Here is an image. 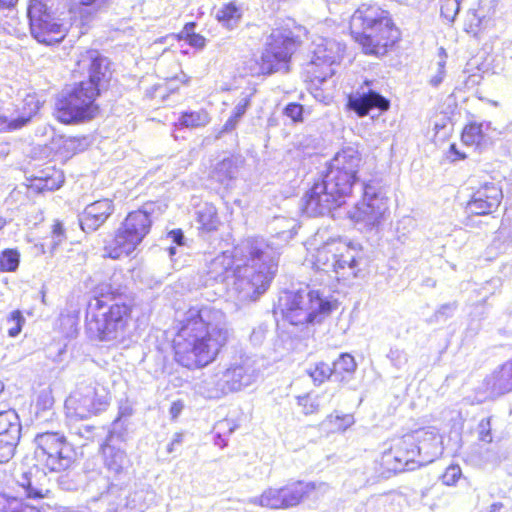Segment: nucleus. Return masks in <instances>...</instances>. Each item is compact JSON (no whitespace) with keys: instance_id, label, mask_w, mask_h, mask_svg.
<instances>
[{"instance_id":"5fc2aeb1","label":"nucleus","mask_w":512,"mask_h":512,"mask_svg":"<svg viewBox=\"0 0 512 512\" xmlns=\"http://www.w3.org/2000/svg\"><path fill=\"white\" fill-rule=\"evenodd\" d=\"M449 153L452 161H460L467 158V155L461 152L455 143H452L449 147Z\"/></svg>"},{"instance_id":"cd10ccee","label":"nucleus","mask_w":512,"mask_h":512,"mask_svg":"<svg viewBox=\"0 0 512 512\" xmlns=\"http://www.w3.org/2000/svg\"><path fill=\"white\" fill-rule=\"evenodd\" d=\"M211 121L209 112L205 108L198 110H185L179 113L177 121L173 124L176 129H199L207 126Z\"/></svg>"},{"instance_id":"a211bd4d","label":"nucleus","mask_w":512,"mask_h":512,"mask_svg":"<svg viewBox=\"0 0 512 512\" xmlns=\"http://www.w3.org/2000/svg\"><path fill=\"white\" fill-rule=\"evenodd\" d=\"M189 83L190 77L181 72L148 87L145 90V97L156 103H162L170 99L171 96L179 94L181 88L188 86Z\"/></svg>"},{"instance_id":"c9c22d12","label":"nucleus","mask_w":512,"mask_h":512,"mask_svg":"<svg viewBox=\"0 0 512 512\" xmlns=\"http://www.w3.org/2000/svg\"><path fill=\"white\" fill-rule=\"evenodd\" d=\"M20 263V254L16 249L7 248L0 253V272H15Z\"/></svg>"},{"instance_id":"412c9836","label":"nucleus","mask_w":512,"mask_h":512,"mask_svg":"<svg viewBox=\"0 0 512 512\" xmlns=\"http://www.w3.org/2000/svg\"><path fill=\"white\" fill-rule=\"evenodd\" d=\"M492 131L490 121H469L463 126L460 138L464 145L482 150L489 143Z\"/></svg>"},{"instance_id":"7ed1b4c3","label":"nucleus","mask_w":512,"mask_h":512,"mask_svg":"<svg viewBox=\"0 0 512 512\" xmlns=\"http://www.w3.org/2000/svg\"><path fill=\"white\" fill-rule=\"evenodd\" d=\"M134 311L135 303L122 287L105 284L86 305L85 333L94 341L123 343L131 334Z\"/></svg>"},{"instance_id":"f704fd0d","label":"nucleus","mask_w":512,"mask_h":512,"mask_svg":"<svg viewBox=\"0 0 512 512\" xmlns=\"http://www.w3.org/2000/svg\"><path fill=\"white\" fill-rule=\"evenodd\" d=\"M0 512H40V510L22 499L0 494Z\"/></svg>"},{"instance_id":"4468645a","label":"nucleus","mask_w":512,"mask_h":512,"mask_svg":"<svg viewBox=\"0 0 512 512\" xmlns=\"http://www.w3.org/2000/svg\"><path fill=\"white\" fill-rule=\"evenodd\" d=\"M371 85V80H364L356 93L347 96L346 108L353 111L358 117H366L371 110L383 113L391 107L390 100L378 91L371 89Z\"/></svg>"},{"instance_id":"de8ad7c7","label":"nucleus","mask_w":512,"mask_h":512,"mask_svg":"<svg viewBox=\"0 0 512 512\" xmlns=\"http://www.w3.org/2000/svg\"><path fill=\"white\" fill-rule=\"evenodd\" d=\"M181 41H185L188 45L196 49H203L206 45V38L199 33L186 35V38H183Z\"/></svg>"},{"instance_id":"c756f323","label":"nucleus","mask_w":512,"mask_h":512,"mask_svg":"<svg viewBox=\"0 0 512 512\" xmlns=\"http://www.w3.org/2000/svg\"><path fill=\"white\" fill-rule=\"evenodd\" d=\"M243 9L236 1L223 3L215 14V19L226 29H233L241 21Z\"/></svg>"},{"instance_id":"4c0bfd02","label":"nucleus","mask_w":512,"mask_h":512,"mask_svg":"<svg viewBox=\"0 0 512 512\" xmlns=\"http://www.w3.org/2000/svg\"><path fill=\"white\" fill-rule=\"evenodd\" d=\"M27 14L30 24L41 21L51 15L42 0H29Z\"/></svg>"},{"instance_id":"4d7b16f0","label":"nucleus","mask_w":512,"mask_h":512,"mask_svg":"<svg viewBox=\"0 0 512 512\" xmlns=\"http://www.w3.org/2000/svg\"><path fill=\"white\" fill-rule=\"evenodd\" d=\"M182 442H183V433L182 432L175 433L171 443L167 447V451L172 452L174 450V446L181 445Z\"/></svg>"},{"instance_id":"6e6552de","label":"nucleus","mask_w":512,"mask_h":512,"mask_svg":"<svg viewBox=\"0 0 512 512\" xmlns=\"http://www.w3.org/2000/svg\"><path fill=\"white\" fill-rule=\"evenodd\" d=\"M33 443L34 467L44 475L62 474L68 471L76 461V447L63 432L37 433Z\"/></svg>"},{"instance_id":"9d476101","label":"nucleus","mask_w":512,"mask_h":512,"mask_svg":"<svg viewBox=\"0 0 512 512\" xmlns=\"http://www.w3.org/2000/svg\"><path fill=\"white\" fill-rule=\"evenodd\" d=\"M300 27L281 25L270 33L265 49L256 61L257 75L267 76L279 71L281 65H288L295 50L301 45L297 31Z\"/></svg>"},{"instance_id":"b1692460","label":"nucleus","mask_w":512,"mask_h":512,"mask_svg":"<svg viewBox=\"0 0 512 512\" xmlns=\"http://www.w3.org/2000/svg\"><path fill=\"white\" fill-rule=\"evenodd\" d=\"M250 382L251 378L247 369L242 365L235 364L231 365L221 373L217 385L222 393L226 394L239 391L243 387L249 385Z\"/></svg>"},{"instance_id":"f3484780","label":"nucleus","mask_w":512,"mask_h":512,"mask_svg":"<svg viewBox=\"0 0 512 512\" xmlns=\"http://www.w3.org/2000/svg\"><path fill=\"white\" fill-rule=\"evenodd\" d=\"M113 200L103 198L90 203L83 210L79 223L83 231L92 232L101 227L114 213Z\"/></svg>"},{"instance_id":"49530a36","label":"nucleus","mask_w":512,"mask_h":512,"mask_svg":"<svg viewBox=\"0 0 512 512\" xmlns=\"http://www.w3.org/2000/svg\"><path fill=\"white\" fill-rule=\"evenodd\" d=\"M458 10V3L455 0H442L441 13L447 19H453Z\"/></svg>"},{"instance_id":"ea45409f","label":"nucleus","mask_w":512,"mask_h":512,"mask_svg":"<svg viewBox=\"0 0 512 512\" xmlns=\"http://www.w3.org/2000/svg\"><path fill=\"white\" fill-rule=\"evenodd\" d=\"M26 481L21 482V486L26 490L27 496L31 498H44L48 495L49 490L44 485H38L24 475Z\"/></svg>"},{"instance_id":"473e14b6","label":"nucleus","mask_w":512,"mask_h":512,"mask_svg":"<svg viewBox=\"0 0 512 512\" xmlns=\"http://www.w3.org/2000/svg\"><path fill=\"white\" fill-rule=\"evenodd\" d=\"M255 503L261 507L268 509L286 510L281 487L267 488L256 498Z\"/></svg>"},{"instance_id":"09e8293b","label":"nucleus","mask_w":512,"mask_h":512,"mask_svg":"<svg viewBox=\"0 0 512 512\" xmlns=\"http://www.w3.org/2000/svg\"><path fill=\"white\" fill-rule=\"evenodd\" d=\"M298 404L302 407V410L305 414L313 413L317 410V405L314 403V400L309 396H303L298 398Z\"/></svg>"},{"instance_id":"37998d69","label":"nucleus","mask_w":512,"mask_h":512,"mask_svg":"<svg viewBox=\"0 0 512 512\" xmlns=\"http://www.w3.org/2000/svg\"><path fill=\"white\" fill-rule=\"evenodd\" d=\"M283 114L293 123H301L304 121V107L298 102L288 103L283 109Z\"/></svg>"},{"instance_id":"1a4fd4ad","label":"nucleus","mask_w":512,"mask_h":512,"mask_svg":"<svg viewBox=\"0 0 512 512\" xmlns=\"http://www.w3.org/2000/svg\"><path fill=\"white\" fill-rule=\"evenodd\" d=\"M362 162L361 153L356 148L348 146L340 149L327 167L322 179L341 205L352 195L353 188L359 181L358 174Z\"/></svg>"},{"instance_id":"13d9d810","label":"nucleus","mask_w":512,"mask_h":512,"mask_svg":"<svg viewBox=\"0 0 512 512\" xmlns=\"http://www.w3.org/2000/svg\"><path fill=\"white\" fill-rule=\"evenodd\" d=\"M101 0H71L75 6L92 7L96 6Z\"/></svg>"},{"instance_id":"393cba45","label":"nucleus","mask_w":512,"mask_h":512,"mask_svg":"<svg viewBox=\"0 0 512 512\" xmlns=\"http://www.w3.org/2000/svg\"><path fill=\"white\" fill-rule=\"evenodd\" d=\"M386 210L387 203L385 199L374 195L367 201L364 200L357 204L353 212V218L356 221L374 224L382 218Z\"/></svg>"},{"instance_id":"f257e3e1","label":"nucleus","mask_w":512,"mask_h":512,"mask_svg":"<svg viewBox=\"0 0 512 512\" xmlns=\"http://www.w3.org/2000/svg\"><path fill=\"white\" fill-rule=\"evenodd\" d=\"M76 64L80 69H87L88 77L67 86L56 97L52 111L53 118L65 126L88 123L101 114L98 99L102 86L111 79L105 58L96 49L81 52Z\"/></svg>"},{"instance_id":"c85d7f7f","label":"nucleus","mask_w":512,"mask_h":512,"mask_svg":"<svg viewBox=\"0 0 512 512\" xmlns=\"http://www.w3.org/2000/svg\"><path fill=\"white\" fill-rule=\"evenodd\" d=\"M196 221L198 230L203 234H210L218 230L220 218L218 209L213 203H205L204 206L196 212Z\"/></svg>"},{"instance_id":"423d86ee","label":"nucleus","mask_w":512,"mask_h":512,"mask_svg":"<svg viewBox=\"0 0 512 512\" xmlns=\"http://www.w3.org/2000/svg\"><path fill=\"white\" fill-rule=\"evenodd\" d=\"M338 308V301L318 289L286 290L278 300L282 318L294 326L320 324Z\"/></svg>"},{"instance_id":"8fccbe9b","label":"nucleus","mask_w":512,"mask_h":512,"mask_svg":"<svg viewBox=\"0 0 512 512\" xmlns=\"http://www.w3.org/2000/svg\"><path fill=\"white\" fill-rule=\"evenodd\" d=\"M196 27V22L191 21L184 24L182 30L175 35V39L181 41L183 38H186V35H190L195 33L194 29Z\"/></svg>"},{"instance_id":"ddd939ff","label":"nucleus","mask_w":512,"mask_h":512,"mask_svg":"<svg viewBox=\"0 0 512 512\" xmlns=\"http://www.w3.org/2000/svg\"><path fill=\"white\" fill-rule=\"evenodd\" d=\"M341 206L322 178L313 181L302 198L301 212L311 218L321 217Z\"/></svg>"},{"instance_id":"39448f33","label":"nucleus","mask_w":512,"mask_h":512,"mask_svg":"<svg viewBox=\"0 0 512 512\" xmlns=\"http://www.w3.org/2000/svg\"><path fill=\"white\" fill-rule=\"evenodd\" d=\"M441 439L437 430L431 427L410 430L388 439L385 442L387 447L376 460L379 473L390 477L430 461Z\"/></svg>"},{"instance_id":"7c9ffc66","label":"nucleus","mask_w":512,"mask_h":512,"mask_svg":"<svg viewBox=\"0 0 512 512\" xmlns=\"http://www.w3.org/2000/svg\"><path fill=\"white\" fill-rule=\"evenodd\" d=\"M355 423L353 414L333 411L322 421V426L327 433H343Z\"/></svg>"},{"instance_id":"4be33fe9","label":"nucleus","mask_w":512,"mask_h":512,"mask_svg":"<svg viewBox=\"0 0 512 512\" xmlns=\"http://www.w3.org/2000/svg\"><path fill=\"white\" fill-rule=\"evenodd\" d=\"M28 187L36 193L52 192L62 187L65 181L64 173L55 166L42 169L38 175L29 178Z\"/></svg>"},{"instance_id":"bf43d9fd","label":"nucleus","mask_w":512,"mask_h":512,"mask_svg":"<svg viewBox=\"0 0 512 512\" xmlns=\"http://www.w3.org/2000/svg\"><path fill=\"white\" fill-rule=\"evenodd\" d=\"M264 255V251L261 248L253 247L249 251V257L252 259H260Z\"/></svg>"},{"instance_id":"6ab92c4d","label":"nucleus","mask_w":512,"mask_h":512,"mask_svg":"<svg viewBox=\"0 0 512 512\" xmlns=\"http://www.w3.org/2000/svg\"><path fill=\"white\" fill-rule=\"evenodd\" d=\"M20 436L19 425L12 422L6 413H0V464L14 456Z\"/></svg>"},{"instance_id":"72a5a7b5","label":"nucleus","mask_w":512,"mask_h":512,"mask_svg":"<svg viewBox=\"0 0 512 512\" xmlns=\"http://www.w3.org/2000/svg\"><path fill=\"white\" fill-rule=\"evenodd\" d=\"M235 161L228 157L220 160L210 171L211 180L223 184L234 178Z\"/></svg>"},{"instance_id":"a878e982","label":"nucleus","mask_w":512,"mask_h":512,"mask_svg":"<svg viewBox=\"0 0 512 512\" xmlns=\"http://www.w3.org/2000/svg\"><path fill=\"white\" fill-rule=\"evenodd\" d=\"M44 104L45 100L41 94L37 92L27 93L22 98L20 104L17 105V118L15 119L16 125H13V127H21L27 124L40 112Z\"/></svg>"},{"instance_id":"bb28decb","label":"nucleus","mask_w":512,"mask_h":512,"mask_svg":"<svg viewBox=\"0 0 512 512\" xmlns=\"http://www.w3.org/2000/svg\"><path fill=\"white\" fill-rule=\"evenodd\" d=\"M91 144V140L87 135L70 136L63 139L56 147L55 154L66 161L73 156L86 151Z\"/></svg>"},{"instance_id":"6e6d98bb","label":"nucleus","mask_w":512,"mask_h":512,"mask_svg":"<svg viewBox=\"0 0 512 512\" xmlns=\"http://www.w3.org/2000/svg\"><path fill=\"white\" fill-rule=\"evenodd\" d=\"M169 237L179 246L184 245V235L181 229H173L169 232Z\"/></svg>"},{"instance_id":"9b49d317","label":"nucleus","mask_w":512,"mask_h":512,"mask_svg":"<svg viewBox=\"0 0 512 512\" xmlns=\"http://www.w3.org/2000/svg\"><path fill=\"white\" fill-rule=\"evenodd\" d=\"M111 394L108 387L89 383L73 390L64 400V415L74 421L87 420L100 415L110 405Z\"/></svg>"},{"instance_id":"a18cd8bd","label":"nucleus","mask_w":512,"mask_h":512,"mask_svg":"<svg viewBox=\"0 0 512 512\" xmlns=\"http://www.w3.org/2000/svg\"><path fill=\"white\" fill-rule=\"evenodd\" d=\"M480 431L478 438L480 441L484 443H490L492 441V434H491V420L490 418H485L481 420L479 423Z\"/></svg>"},{"instance_id":"e2e57ef3","label":"nucleus","mask_w":512,"mask_h":512,"mask_svg":"<svg viewBox=\"0 0 512 512\" xmlns=\"http://www.w3.org/2000/svg\"><path fill=\"white\" fill-rule=\"evenodd\" d=\"M439 82H440V79H432V80H431V83H432L433 85H437Z\"/></svg>"},{"instance_id":"2eb2a0df","label":"nucleus","mask_w":512,"mask_h":512,"mask_svg":"<svg viewBox=\"0 0 512 512\" xmlns=\"http://www.w3.org/2000/svg\"><path fill=\"white\" fill-rule=\"evenodd\" d=\"M503 200L500 186L494 183H484L478 187L466 203V208L472 215L488 216L495 213Z\"/></svg>"},{"instance_id":"f8f14e48","label":"nucleus","mask_w":512,"mask_h":512,"mask_svg":"<svg viewBox=\"0 0 512 512\" xmlns=\"http://www.w3.org/2000/svg\"><path fill=\"white\" fill-rule=\"evenodd\" d=\"M312 265L318 271L339 274L346 269L354 268L357 259L349 245L341 241H330L316 249Z\"/></svg>"},{"instance_id":"680f3d73","label":"nucleus","mask_w":512,"mask_h":512,"mask_svg":"<svg viewBox=\"0 0 512 512\" xmlns=\"http://www.w3.org/2000/svg\"><path fill=\"white\" fill-rule=\"evenodd\" d=\"M11 127H13L11 121H9L5 116L0 115V130Z\"/></svg>"},{"instance_id":"603ef678","label":"nucleus","mask_w":512,"mask_h":512,"mask_svg":"<svg viewBox=\"0 0 512 512\" xmlns=\"http://www.w3.org/2000/svg\"><path fill=\"white\" fill-rule=\"evenodd\" d=\"M184 408V403L182 400L173 401L169 408V413L172 420H176L178 416L181 414Z\"/></svg>"},{"instance_id":"58836bf2","label":"nucleus","mask_w":512,"mask_h":512,"mask_svg":"<svg viewBox=\"0 0 512 512\" xmlns=\"http://www.w3.org/2000/svg\"><path fill=\"white\" fill-rule=\"evenodd\" d=\"M251 104V97L246 96L244 99H242L241 102H239L236 107L234 108L231 116L226 121L224 128L225 130H231L235 128L237 125L239 119L245 114L247 108Z\"/></svg>"},{"instance_id":"aec40b11","label":"nucleus","mask_w":512,"mask_h":512,"mask_svg":"<svg viewBox=\"0 0 512 512\" xmlns=\"http://www.w3.org/2000/svg\"><path fill=\"white\" fill-rule=\"evenodd\" d=\"M32 36L39 42L48 46L58 44L66 37V31L50 15L41 21L30 24Z\"/></svg>"},{"instance_id":"864d4df0","label":"nucleus","mask_w":512,"mask_h":512,"mask_svg":"<svg viewBox=\"0 0 512 512\" xmlns=\"http://www.w3.org/2000/svg\"><path fill=\"white\" fill-rule=\"evenodd\" d=\"M54 404V398L51 394H42L37 400V405L43 409L51 408Z\"/></svg>"},{"instance_id":"c03bdc74","label":"nucleus","mask_w":512,"mask_h":512,"mask_svg":"<svg viewBox=\"0 0 512 512\" xmlns=\"http://www.w3.org/2000/svg\"><path fill=\"white\" fill-rule=\"evenodd\" d=\"M50 236L53 240V247L61 245L66 240V229L62 221L56 219L51 225Z\"/></svg>"},{"instance_id":"20e7f679","label":"nucleus","mask_w":512,"mask_h":512,"mask_svg":"<svg viewBox=\"0 0 512 512\" xmlns=\"http://www.w3.org/2000/svg\"><path fill=\"white\" fill-rule=\"evenodd\" d=\"M348 35L360 52L384 58L400 48L401 28L392 14L376 2L361 3L348 20Z\"/></svg>"},{"instance_id":"0e129e2a","label":"nucleus","mask_w":512,"mask_h":512,"mask_svg":"<svg viewBox=\"0 0 512 512\" xmlns=\"http://www.w3.org/2000/svg\"><path fill=\"white\" fill-rule=\"evenodd\" d=\"M4 390V384L0 381V393Z\"/></svg>"},{"instance_id":"e433bc0d","label":"nucleus","mask_w":512,"mask_h":512,"mask_svg":"<svg viewBox=\"0 0 512 512\" xmlns=\"http://www.w3.org/2000/svg\"><path fill=\"white\" fill-rule=\"evenodd\" d=\"M309 375L316 384H322L331 378L334 379L332 366L324 361L317 362L313 368L310 369Z\"/></svg>"},{"instance_id":"052dcab7","label":"nucleus","mask_w":512,"mask_h":512,"mask_svg":"<svg viewBox=\"0 0 512 512\" xmlns=\"http://www.w3.org/2000/svg\"><path fill=\"white\" fill-rule=\"evenodd\" d=\"M17 2L18 0H0V9L12 8Z\"/></svg>"},{"instance_id":"5701e85b","label":"nucleus","mask_w":512,"mask_h":512,"mask_svg":"<svg viewBox=\"0 0 512 512\" xmlns=\"http://www.w3.org/2000/svg\"><path fill=\"white\" fill-rule=\"evenodd\" d=\"M484 385L494 396L512 392V359L488 375L484 379Z\"/></svg>"},{"instance_id":"f03ea898","label":"nucleus","mask_w":512,"mask_h":512,"mask_svg":"<svg viewBox=\"0 0 512 512\" xmlns=\"http://www.w3.org/2000/svg\"><path fill=\"white\" fill-rule=\"evenodd\" d=\"M208 310L205 306L189 307L172 338L173 359L188 370L203 369L215 362L229 342L227 328L211 327L205 320Z\"/></svg>"},{"instance_id":"3c124183","label":"nucleus","mask_w":512,"mask_h":512,"mask_svg":"<svg viewBox=\"0 0 512 512\" xmlns=\"http://www.w3.org/2000/svg\"><path fill=\"white\" fill-rule=\"evenodd\" d=\"M96 427L94 425H83L79 427L77 435L84 437L88 440H93L95 436Z\"/></svg>"},{"instance_id":"79ce46f5","label":"nucleus","mask_w":512,"mask_h":512,"mask_svg":"<svg viewBox=\"0 0 512 512\" xmlns=\"http://www.w3.org/2000/svg\"><path fill=\"white\" fill-rule=\"evenodd\" d=\"M462 478V470L458 464L449 465L441 475V481L446 486H455Z\"/></svg>"},{"instance_id":"0eeeda50","label":"nucleus","mask_w":512,"mask_h":512,"mask_svg":"<svg viewBox=\"0 0 512 512\" xmlns=\"http://www.w3.org/2000/svg\"><path fill=\"white\" fill-rule=\"evenodd\" d=\"M151 213L137 208L126 213L118 227L104 241L105 257L119 260L132 255L151 232Z\"/></svg>"},{"instance_id":"dca6fc26","label":"nucleus","mask_w":512,"mask_h":512,"mask_svg":"<svg viewBox=\"0 0 512 512\" xmlns=\"http://www.w3.org/2000/svg\"><path fill=\"white\" fill-rule=\"evenodd\" d=\"M328 487L326 483L294 480L281 486L286 509L296 507L304 501L316 499L322 494V489Z\"/></svg>"},{"instance_id":"a19ab883","label":"nucleus","mask_w":512,"mask_h":512,"mask_svg":"<svg viewBox=\"0 0 512 512\" xmlns=\"http://www.w3.org/2000/svg\"><path fill=\"white\" fill-rule=\"evenodd\" d=\"M7 322L11 324V327L7 331L8 335L10 337H16L22 330L25 318L20 310H14L7 317Z\"/></svg>"},{"instance_id":"2f4dec72","label":"nucleus","mask_w":512,"mask_h":512,"mask_svg":"<svg viewBox=\"0 0 512 512\" xmlns=\"http://www.w3.org/2000/svg\"><path fill=\"white\" fill-rule=\"evenodd\" d=\"M334 379L342 382L353 375L357 364L354 357L349 353H341L331 364Z\"/></svg>"}]
</instances>
